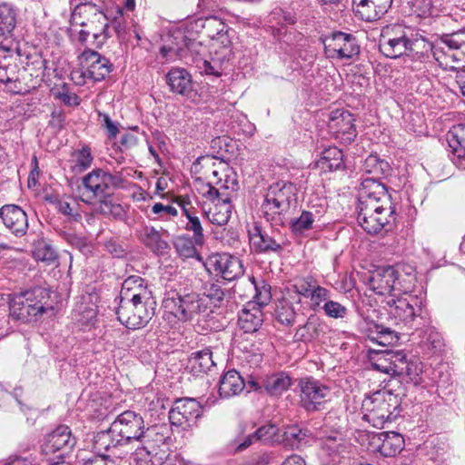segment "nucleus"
<instances>
[{"instance_id": "1", "label": "nucleus", "mask_w": 465, "mask_h": 465, "mask_svg": "<svg viewBox=\"0 0 465 465\" xmlns=\"http://www.w3.org/2000/svg\"><path fill=\"white\" fill-rule=\"evenodd\" d=\"M143 429L144 422L140 414L132 411H124L117 416L107 430L97 434L95 446L99 450H111L114 455L125 456L130 450L118 452V449L139 443Z\"/></svg>"}, {"instance_id": "2", "label": "nucleus", "mask_w": 465, "mask_h": 465, "mask_svg": "<svg viewBox=\"0 0 465 465\" xmlns=\"http://www.w3.org/2000/svg\"><path fill=\"white\" fill-rule=\"evenodd\" d=\"M411 291H401L387 296L384 301L390 319L407 330H416L430 323L423 297L412 294Z\"/></svg>"}, {"instance_id": "3", "label": "nucleus", "mask_w": 465, "mask_h": 465, "mask_svg": "<svg viewBox=\"0 0 465 465\" xmlns=\"http://www.w3.org/2000/svg\"><path fill=\"white\" fill-rule=\"evenodd\" d=\"M297 203V189L289 182L279 181L271 184L262 202V215L273 226H282L287 221L292 206Z\"/></svg>"}, {"instance_id": "4", "label": "nucleus", "mask_w": 465, "mask_h": 465, "mask_svg": "<svg viewBox=\"0 0 465 465\" xmlns=\"http://www.w3.org/2000/svg\"><path fill=\"white\" fill-rule=\"evenodd\" d=\"M401 399L386 388L365 397L361 409L362 419L375 428H382L386 422L394 421L401 412Z\"/></svg>"}, {"instance_id": "5", "label": "nucleus", "mask_w": 465, "mask_h": 465, "mask_svg": "<svg viewBox=\"0 0 465 465\" xmlns=\"http://www.w3.org/2000/svg\"><path fill=\"white\" fill-rule=\"evenodd\" d=\"M176 39L182 38L183 45L179 47L181 59H184L186 64H194L202 74L220 75L223 64L229 59H223V53L220 54L217 50L214 54L209 52L206 45L202 42L190 39L183 35L182 32H177Z\"/></svg>"}, {"instance_id": "6", "label": "nucleus", "mask_w": 465, "mask_h": 465, "mask_svg": "<svg viewBox=\"0 0 465 465\" xmlns=\"http://www.w3.org/2000/svg\"><path fill=\"white\" fill-rule=\"evenodd\" d=\"M416 278L411 272H403L401 267H380L370 278V288L379 295H393L412 290Z\"/></svg>"}, {"instance_id": "7", "label": "nucleus", "mask_w": 465, "mask_h": 465, "mask_svg": "<svg viewBox=\"0 0 465 465\" xmlns=\"http://www.w3.org/2000/svg\"><path fill=\"white\" fill-rule=\"evenodd\" d=\"M357 209L358 223L370 234L389 231L396 219L391 201L385 204L381 202L358 203Z\"/></svg>"}, {"instance_id": "8", "label": "nucleus", "mask_w": 465, "mask_h": 465, "mask_svg": "<svg viewBox=\"0 0 465 465\" xmlns=\"http://www.w3.org/2000/svg\"><path fill=\"white\" fill-rule=\"evenodd\" d=\"M71 24L87 27L95 47L102 46L109 37L108 17L103 12H97L94 5H77L71 14Z\"/></svg>"}, {"instance_id": "9", "label": "nucleus", "mask_w": 465, "mask_h": 465, "mask_svg": "<svg viewBox=\"0 0 465 465\" xmlns=\"http://www.w3.org/2000/svg\"><path fill=\"white\" fill-rule=\"evenodd\" d=\"M296 392L298 405L308 413L324 409L330 400L331 388L314 377L308 376L298 381Z\"/></svg>"}, {"instance_id": "10", "label": "nucleus", "mask_w": 465, "mask_h": 465, "mask_svg": "<svg viewBox=\"0 0 465 465\" xmlns=\"http://www.w3.org/2000/svg\"><path fill=\"white\" fill-rule=\"evenodd\" d=\"M192 29L202 33L213 41V48L221 47L223 59H230L233 31L217 16L199 17L191 25Z\"/></svg>"}, {"instance_id": "11", "label": "nucleus", "mask_w": 465, "mask_h": 465, "mask_svg": "<svg viewBox=\"0 0 465 465\" xmlns=\"http://www.w3.org/2000/svg\"><path fill=\"white\" fill-rule=\"evenodd\" d=\"M154 305L155 302L120 301L117 318L128 329H140L154 315Z\"/></svg>"}, {"instance_id": "12", "label": "nucleus", "mask_w": 465, "mask_h": 465, "mask_svg": "<svg viewBox=\"0 0 465 465\" xmlns=\"http://www.w3.org/2000/svg\"><path fill=\"white\" fill-rule=\"evenodd\" d=\"M379 48L386 57L398 58L412 50V42L408 38L405 28L394 24L382 28Z\"/></svg>"}, {"instance_id": "13", "label": "nucleus", "mask_w": 465, "mask_h": 465, "mask_svg": "<svg viewBox=\"0 0 465 465\" xmlns=\"http://www.w3.org/2000/svg\"><path fill=\"white\" fill-rule=\"evenodd\" d=\"M322 42L325 54L331 59L351 60L360 54L357 38L351 34L337 31L326 35Z\"/></svg>"}, {"instance_id": "14", "label": "nucleus", "mask_w": 465, "mask_h": 465, "mask_svg": "<svg viewBox=\"0 0 465 465\" xmlns=\"http://www.w3.org/2000/svg\"><path fill=\"white\" fill-rule=\"evenodd\" d=\"M325 213L324 200L320 199L316 203L310 202L298 217L291 219L289 223L291 232L296 236H303L307 232L318 229Z\"/></svg>"}, {"instance_id": "15", "label": "nucleus", "mask_w": 465, "mask_h": 465, "mask_svg": "<svg viewBox=\"0 0 465 465\" xmlns=\"http://www.w3.org/2000/svg\"><path fill=\"white\" fill-rule=\"evenodd\" d=\"M76 443L70 428L66 425H59L49 433L42 446V451L45 456L54 455L58 459H64Z\"/></svg>"}, {"instance_id": "16", "label": "nucleus", "mask_w": 465, "mask_h": 465, "mask_svg": "<svg viewBox=\"0 0 465 465\" xmlns=\"http://www.w3.org/2000/svg\"><path fill=\"white\" fill-rule=\"evenodd\" d=\"M79 59L84 71L79 75L77 84H84V78L101 81L111 71L112 64L108 59L91 49L84 50Z\"/></svg>"}, {"instance_id": "17", "label": "nucleus", "mask_w": 465, "mask_h": 465, "mask_svg": "<svg viewBox=\"0 0 465 465\" xmlns=\"http://www.w3.org/2000/svg\"><path fill=\"white\" fill-rule=\"evenodd\" d=\"M201 414V404L195 399H178L169 411V420L173 426L187 428L194 424Z\"/></svg>"}, {"instance_id": "18", "label": "nucleus", "mask_w": 465, "mask_h": 465, "mask_svg": "<svg viewBox=\"0 0 465 465\" xmlns=\"http://www.w3.org/2000/svg\"><path fill=\"white\" fill-rule=\"evenodd\" d=\"M208 263L225 281H233L244 272L242 261L229 253L213 254L209 258Z\"/></svg>"}, {"instance_id": "19", "label": "nucleus", "mask_w": 465, "mask_h": 465, "mask_svg": "<svg viewBox=\"0 0 465 465\" xmlns=\"http://www.w3.org/2000/svg\"><path fill=\"white\" fill-rule=\"evenodd\" d=\"M354 121L355 119L350 112L335 110L331 114L329 128L337 138L345 143H351L357 134Z\"/></svg>"}, {"instance_id": "20", "label": "nucleus", "mask_w": 465, "mask_h": 465, "mask_svg": "<svg viewBox=\"0 0 465 465\" xmlns=\"http://www.w3.org/2000/svg\"><path fill=\"white\" fill-rule=\"evenodd\" d=\"M0 217L5 226L16 237L24 236L28 230L25 212L16 204H5L0 208Z\"/></svg>"}, {"instance_id": "21", "label": "nucleus", "mask_w": 465, "mask_h": 465, "mask_svg": "<svg viewBox=\"0 0 465 465\" xmlns=\"http://www.w3.org/2000/svg\"><path fill=\"white\" fill-rule=\"evenodd\" d=\"M358 203H389L391 201L387 189L377 178H363L358 188Z\"/></svg>"}, {"instance_id": "22", "label": "nucleus", "mask_w": 465, "mask_h": 465, "mask_svg": "<svg viewBox=\"0 0 465 465\" xmlns=\"http://www.w3.org/2000/svg\"><path fill=\"white\" fill-rule=\"evenodd\" d=\"M177 203L182 208L183 214L187 218L185 229L193 232V239L195 244L202 245L203 243L204 235L201 221L197 215L198 212L193 205L188 196H181L177 199Z\"/></svg>"}, {"instance_id": "23", "label": "nucleus", "mask_w": 465, "mask_h": 465, "mask_svg": "<svg viewBox=\"0 0 465 465\" xmlns=\"http://www.w3.org/2000/svg\"><path fill=\"white\" fill-rule=\"evenodd\" d=\"M372 440L377 450L384 457H394L404 448V439L398 432L383 431Z\"/></svg>"}, {"instance_id": "24", "label": "nucleus", "mask_w": 465, "mask_h": 465, "mask_svg": "<svg viewBox=\"0 0 465 465\" xmlns=\"http://www.w3.org/2000/svg\"><path fill=\"white\" fill-rule=\"evenodd\" d=\"M447 142L453 163L459 168L465 169V124L453 126L447 134Z\"/></svg>"}, {"instance_id": "25", "label": "nucleus", "mask_w": 465, "mask_h": 465, "mask_svg": "<svg viewBox=\"0 0 465 465\" xmlns=\"http://www.w3.org/2000/svg\"><path fill=\"white\" fill-rule=\"evenodd\" d=\"M248 235L251 247L258 252H280L282 250V245L264 232L258 223H253L249 226Z\"/></svg>"}, {"instance_id": "26", "label": "nucleus", "mask_w": 465, "mask_h": 465, "mask_svg": "<svg viewBox=\"0 0 465 465\" xmlns=\"http://www.w3.org/2000/svg\"><path fill=\"white\" fill-rule=\"evenodd\" d=\"M262 322V309L255 303H246L239 312L238 324L245 333L258 331Z\"/></svg>"}, {"instance_id": "27", "label": "nucleus", "mask_w": 465, "mask_h": 465, "mask_svg": "<svg viewBox=\"0 0 465 465\" xmlns=\"http://www.w3.org/2000/svg\"><path fill=\"white\" fill-rule=\"evenodd\" d=\"M250 384L255 391L263 388L268 394L280 396L292 386V378L284 372H280L263 379L262 385L253 381Z\"/></svg>"}, {"instance_id": "28", "label": "nucleus", "mask_w": 465, "mask_h": 465, "mask_svg": "<svg viewBox=\"0 0 465 465\" xmlns=\"http://www.w3.org/2000/svg\"><path fill=\"white\" fill-rule=\"evenodd\" d=\"M224 181L219 179L218 181H213L210 175H207L208 182L207 183L202 184V187L198 189L199 193L203 195V197L211 201V204L218 202V200H223L222 198L223 195L221 193V190H228L235 191V187L237 185L234 179H229V175L225 174Z\"/></svg>"}, {"instance_id": "29", "label": "nucleus", "mask_w": 465, "mask_h": 465, "mask_svg": "<svg viewBox=\"0 0 465 465\" xmlns=\"http://www.w3.org/2000/svg\"><path fill=\"white\" fill-rule=\"evenodd\" d=\"M39 315L36 308L27 301L24 292L15 294L10 301V317L15 321L28 322Z\"/></svg>"}, {"instance_id": "30", "label": "nucleus", "mask_w": 465, "mask_h": 465, "mask_svg": "<svg viewBox=\"0 0 465 465\" xmlns=\"http://www.w3.org/2000/svg\"><path fill=\"white\" fill-rule=\"evenodd\" d=\"M203 212L205 217L213 223L219 226L225 225L232 213L231 202L228 196L223 200H218L213 204L203 205Z\"/></svg>"}, {"instance_id": "31", "label": "nucleus", "mask_w": 465, "mask_h": 465, "mask_svg": "<svg viewBox=\"0 0 465 465\" xmlns=\"http://www.w3.org/2000/svg\"><path fill=\"white\" fill-rule=\"evenodd\" d=\"M163 305L167 312L181 322L189 321L188 292H171L164 298Z\"/></svg>"}, {"instance_id": "32", "label": "nucleus", "mask_w": 465, "mask_h": 465, "mask_svg": "<svg viewBox=\"0 0 465 465\" xmlns=\"http://www.w3.org/2000/svg\"><path fill=\"white\" fill-rule=\"evenodd\" d=\"M137 465H162L165 457L164 451L150 448L144 444L134 443L130 450Z\"/></svg>"}, {"instance_id": "33", "label": "nucleus", "mask_w": 465, "mask_h": 465, "mask_svg": "<svg viewBox=\"0 0 465 465\" xmlns=\"http://www.w3.org/2000/svg\"><path fill=\"white\" fill-rule=\"evenodd\" d=\"M245 387L241 374L235 370L228 371L219 383V393L223 398H231L240 394Z\"/></svg>"}, {"instance_id": "34", "label": "nucleus", "mask_w": 465, "mask_h": 465, "mask_svg": "<svg viewBox=\"0 0 465 465\" xmlns=\"http://www.w3.org/2000/svg\"><path fill=\"white\" fill-rule=\"evenodd\" d=\"M169 428L165 424H155L143 429L139 438V444L147 445L150 448L159 450L169 438Z\"/></svg>"}, {"instance_id": "35", "label": "nucleus", "mask_w": 465, "mask_h": 465, "mask_svg": "<svg viewBox=\"0 0 465 465\" xmlns=\"http://www.w3.org/2000/svg\"><path fill=\"white\" fill-rule=\"evenodd\" d=\"M27 301L36 308L40 314L52 312L54 310V302L51 299L50 290L44 287H35L24 292Z\"/></svg>"}, {"instance_id": "36", "label": "nucleus", "mask_w": 465, "mask_h": 465, "mask_svg": "<svg viewBox=\"0 0 465 465\" xmlns=\"http://www.w3.org/2000/svg\"><path fill=\"white\" fill-rule=\"evenodd\" d=\"M214 365L215 362L213 359V353L209 348L193 352L187 362V368L197 376L202 373H206Z\"/></svg>"}, {"instance_id": "37", "label": "nucleus", "mask_w": 465, "mask_h": 465, "mask_svg": "<svg viewBox=\"0 0 465 465\" xmlns=\"http://www.w3.org/2000/svg\"><path fill=\"white\" fill-rule=\"evenodd\" d=\"M322 322L316 315H310L306 322L295 331L294 339L297 341L310 342L317 339L322 331Z\"/></svg>"}, {"instance_id": "38", "label": "nucleus", "mask_w": 465, "mask_h": 465, "mask_svg": "<svg viewBox=\"0 0 465 465\" xmlns=\"http://www.w3.org/2000/svg\"><path fill=\"white\" fill-rule=\"evenodd\" d=\"M166 77L171 90L174 93L183 94L191 89V74L184 69L173 68Z\"/></svg>"}, {"instance_id": "39", "label": "nucleus", "mask_w": 465, "mask_h": 465, "mask_svg": "<svg viewBox=\"0 0 465 465\" xmlns=\"http://www.w3.org/2000/svg\"><path fill=\"white\" fill-rule=\"evenodd\" d=\"M431 52L439 65L444 69H456L461 64V56L457 51H449L439 45H431Z\"/></svg>"}, {"instance_id": "40", "label": "nucleus", "mask_w": 465, "mask_h": 465, "mask_svg": "<svg viewBox=\"0 0 465 465\" xmlns=\"http://www.w3.org/2000/svg\"><path fill=\"white\" fill-rule=\"evenodd\" d=\"M19 69L13 57H5L0 60V82L5 84H15L10 86L12 92L18 93L16 83L19 80Z\"/></svg>"}, {"instance_id": "41", "label": "nucleus", "mask_w": 465, "mask_h": 465, "mask_svg": "<svg viewBox=\"0 0 465 465\" xmlns=\"http://www.w3.org/2000/svg\"><path fill=\"white\" fill-rule=\"evenodd\" d=\"M57 211L67 217L70 222H78L81 220L79 204L74 199L54 197L50 201Z\"/></svg>"}, {"instance_id": "42", "label": "nucleus", "mask_w": 465, "mask_h": 465, "mask_svg": "<svg viewBox=\"0 0 465 465\" xmlns=\"http://www.w3.org/2000/svg\"><path fill=\"white\" fill-rule=\"evenodd\" d=\"M139 239L152 251L162 252L167 243L162 240L161 233L153 227L145 226L139 232Z\"/></svg>"}, {"instance_id": "43", "label": "nucleus", "mask_w": 465, "mask_h": 465, "mask_svg": "<svg viewBox=\"0 0 465 465\" xmlns=\"http://www.w3.org/2000/svg\"><path fill=\"white\" fill-rule=\"evenodd\" d=\"M369 356L371 366L374 370L391 376H396L394 368L391 364V359L389 357V350L379 351L370 350Z\"/></svg>"}, {"instance_id": "44", "label": "nucleus", "mask_w": 465, "mask_h": 465, "mask_svg": "<svg viewBox=\"0 0 465 465\" xmlns=\"http://www.w3.org/2000/svg\"><path fill=\"white\" fill-rule=\"evenodd\" d=\"M103 170L95 169L89 173L83 179L85 189L93 194L94 197H104L105 189L103 178Z\"/></svg>"}, {"instance_id": "45", "label": "nucleus", "mask_w": 465, "mask_h": 465, "mask_svg": "<svg viewBox=\"0 0 465 465\" xmlns=\"http://www.w3.org/2000/svg\"><path fill=\"white\" fill-rule=\"evenodd\" d=\"M322 168L329 171H336L343 167V153L339 148L333 146L325 149L322 152L320 160Z\"/></svg>"}, {"instance_id": "46", "label": "nucleus", "mask_w": 465, "mask_h": 465, "mask_svg": "<svg viewBox=\"0 0 465 465\" xmlns=\"http://www.w3.org/2000/svg\"><path fill=\"white\" fill-rule=\"evenodd\" d=\"M96 311L93 305L81 302L75 305L72 312V318L81 326H88L94 323Z\"/></svg>"}, {"instance_id": "47", "label": "nucleus", "mask_w": 465, "mask_h": 465, "mask_svg": "<svg viewBox=\"0 0 465 465\" xmlns=\"http://www.w3.org/2000/svg\"><path fill=\"white\" fill-rule=\"evenodd\" d=\"M33 256L35 260L54 262L57 259V253L54 248L45 239H38L34 242Z\"/></svg>"}, {"instance_id": "48", "label": "nucleus", "mask_w": 465, "mask_h": 465, "mask_svg": "<svg viewBox=\"0 0 465 465\" xmlns=\"http://www.w3.org/2000/svg\"><path fill=\"white\" fill-rule=\"evenodd\" d=\"M431 45H439L449 51H458L465 45V31H458L449 35H443Z\"/></svg>"}, {"instance_id": "49", "label": "nucleus", "mask_w": 465, "mask_h": 465, "mask_svg": "<svg viewBox=\"0 0 465 465\" xmlns=\"http://www.w3.org/2000/svg\"><path fill=\"white\" fill-rule=\"evenodd\" d=\"M208 299L197 292H188L189 321L196 316L208 313Z\"/></svg>"}, {"instance_id": "50", "label": "nucleus", "mask_w": 465, "mask_h": 465, "mask_svg": "<svg viewBox=\"0 0 465 465\" xmlns=\"http://www.w3.org/2000/svg\"><path fill=\"white\" fill-rule=\"evenodd\" d=\"M295 316L296 312L290 301L282 299L276 303L275 317L279 322L285 326L292 325Z\"/></svg>"}, {"instance_id": "51", "label": "nucleus", "mask_w": 465, "mask_h": 465, "mask_svg": "<svg viewBox=\"0 0 465 465\" xmlns=\"http://www.w3.org/2000/svg\"><path fill=\"white\" fill-rule=\"evenodd\" d=\"M249 282L251 286L255 290V295L253 296V301H250L247 303H255L262 309L263 306L268 304L272 298L271 288L263 281L256 282L253 277L250 278Z\"/></svg>"}, {"instance_id": "52", "label": "nucleus", "mask_w": 465, "mask_h": 465, "mask_svg": "<svg viewBox=\"0 0 465 465\" xmlns=\"http://www.w3.org/2000/svg\"><path fill=\"white\" fill-rule=\"evenodd\" d=\"M15 26V14L7 4L0 5V35L10 34Z\"/></svg>"}, {"instance_id": "53", "label": "nucleus", "mask_w": 465, "mask_h": 465, "mask_svg": "<svg viewBox=\"0 0 465 465\" xmlns=\"http://www.w3.org/2000/svg\"><path fill=\"white\" fill-rule=\"evenodd\" d=\"M202 297L208 299V311L211 312L210 306L220 307L221 302L224 300L225 292L219 283L210 282L205 285Z\"/></svg>"}, {"instance_id": "54", "label": "nucleus", "mask_w": 465, "mask_h": 465, "mask_svg": "<svg viewBox=\"0 0 465 465\" xmlns=\"http://www.w3.org/2000/svg\"><path fill=\"white\" fill-rule=\"evenodd\" d=\"M364 170L368 173H373L374 178L379 179L380 175H385L389 171V163L381 160L377 155H369L363 164Z\"/></svg>"}, {"instance_id": "55", "label": "nucleus", "mask_w": 465, "mask_h": 465, "mask_svg": "<svg viewBox=\"0 0 465 465\" xmlns=\"http://www.w3.org/2000/svg\"><path fill=\"white\" fill-rule=\"evenodd\" d=\"M369 339L382 346L390 345L398 339L396 332L390 328L379 326L375 327V331L369 334Z\"/></svg>"}, {"instance_id": "56", "label": "nucleus", "mask_w": 465, "mask_h": 465, "mask_svg": "<svg viewBox=\"0 0 465 465\" xmlns=\"http://www.w3.org/2000/svg\"><path fill=\"white\" fill-rule=\"evenodd\" d=\"M48 64L49 62L47 60L44 59L42 56L36 55L26 63L25 70L27 71L31 76L43 80L46 75V71L49 69Z\"/></svg>"}, {"instance_id": "57", "label": "nucleus", "mask_w": 465, "mask_h": 465, "mask_svg": "<svg viewBox=\"0 0 465 465\" xmlns=\"http://www.w3.org/2000/svg\"><path fill=\"white\" fill-rule=\"evenodd\" d=\"M97 211L104 215H111L119 220H123L126 213L123 205L114 203L110 199H104L100 201Z\"/></svg>"}, {"instance_id": "58", "label": "nucleus", "mask_w": 465, "mask_h": 465, "mask_svg": "<svg viewBox=\"0 0 465 465\" xmlns=\"http://www.w3.org/2000/svg\"><path fill=\"white\" fill-rule=\"evenodd\" d=\"M389 357L391 359V364L394 368L396 376L410 374L409 363L406 353L403 351H390Z\"/></svg>"}, {"instance_id": "59", "label": "nucleus", "mask_w": 465, "mask_h": 465, "mask_svg": "<svg viewBox=\"0 0 465 465\" xmlns=\"http://www.w3.org/2000/svg\"><path fill=\"white\" fill-rule=\"evenodd\" d=\"M322 309L327 317L332 319H344L349 313V310L345 305L332 300L326 301Z\"/></svg>"}, {"instance_id": "60", "label": "nucleus", "mask_w": 465, "mask_h": 465, "mask_svg": "<svg viewBox=\"0 0 465 465\" xmlns=\"http://www.w3.org/2000/svg\"><path fill=\"white\" fill-rule=\"evenodd\" d=\"M151 213L153 215H148L151 220H168L171 217H175L178 215V211L175 207L170 204H163L162 203H154L151 208Z\"/></svg>"}, {"instance_id": "61", "label": "nucleus", "mask_w": 465, "mask_h": 465, "mask_svg": "<svg viewBox=\"0 0 465 465\" xmlns=\"http://www.w3.org/2000/svg\"><path fill=\"white\" fill-rule=\"evenodd\" d=\"M72 156L75 162V168L80 172L89 168L92 164L93 156L88 146H83L82 149L74 151Z\"/></svg>"}, {"instance_id": "62", "label": "nucleus", "mask_w": 465, "mask_h": 465, "mask_svg": "<svg viewBox=\"0 0 465 465\" xmlns=\"http://www.w3.org/2000/svg\"><path fill=\"white\" fill-rule=\"evenodd\" d=\"M310 307L313 311L322 308V303L330 300V291L320 285H315L310 295Z\"/></svg>"}, {"instance_id": "63", "label": "nucleus", "mask_w": 465, "mask_h": 465, "mask_svg": "<svg viewBox=\"0 0 465 465\" xmlns=\"http://www.w3.org/2000/svg\"><path fill=\"white\" fill-rule=\"evenodd\" d=\"M355 14L363 21L371 22L377 16L375 11V4L373 0H366V2L353 7Z\"/></svg>"}, {"instance_id": "64", "label": "nucleus", "mask_w": 465, "mask_h": 465, "mask_svg": "<svg viewBox=\"0 0 465 465\" xmlns=\"http://www.w3.org/2000/svg\"><path fill=\"white\" fill-rule=\"evenodd\" d=\"M194 241L185 236H179L174 241V246L177 252L183 257H193L196 253Z\"/></svg>"}]
</instances>
